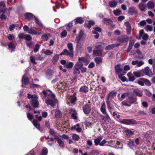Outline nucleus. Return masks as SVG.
I'll use <instances>...</instances> for the list:
<instances>
[{
	"label": "nucleus",
	"mask_w": 155,
	"mask_h": 155,
	"mask_svg": "<svg viewBox=\"0 0 155 155\" xmlns=\"http://www.w3.org/2000/svg\"><path fill=\"white\" fill-rule=\"evenodd\" d=\"M117 93L116 92L112 93L110 92L109 93L107 96L106 102L107 108L110 114L112 113V110L114 108V106L111 103L112 101V99L116 97Z\"/></svg>",
	"instance_id": "obj_1"
},
{
	"label": "nucleus",
	"mask_w": 155,
	"mask_h": 155,
	"mask_svg": "<svg viewBox=\"0 0 155 155\" xmlns=\"http://www.w3.org/2000/svg\"><path fill=\"white\" fill-rule=\"evenodd\" d=\"M89 104H86L82 107L83 112L86 115L89 114L91 111V103L88 101Z\"/></svg>",
	"instance_id": "obj_2"
},
{
	"label": "nucleus",
	"mask_w": 155,
	"mask_h": 155,
	"mask_svg": "<svg viewBox=\"0 0 155 155\" xmlns=\"http://www.w3.org/2000/svg\"><path fill=\"white\" fill-rule=\"evenodd\" d=\"M141 73L143 75V76L146 75H148L149 77H152L154 74L152 72L151 70L148 66L144 68L142 70H141Z\"/></svg>",
	"instance_id": "obj_3"
},
{
	"label": "nucleus",
	"mask_w": 155,
	"mask_h": 155,
	"mask_svg": "<svg viewBox=\"0 0 155 155\" xmlns=\"http://www.w3.org/2000/svg\"><path fill=\"white\" fill-rule=\"evenodd\" d=\"M129 40L128 36L123 35L117 37V41L121 43H123L125 41L127 42Z\"/></svg>",
	"instance_id": "obj_4"
},
{
	"label": "nucleus",
	"mask_w": 155,
	"mask_h": 155,
	"mask_svg": "<svg viewBox=\"0 0 155 155\" xmlns=\"http://www.w3.org/2000/svg\"><path fill=\"white\" fill-rule=\"evenodd\" d=\"M62 55L66 56L69 55L71 58H73L74 57V54L70 52L69 53L68 51L66 49H64L63 51L59 54V55L61 56Z\"/></svg>",
	"instance_id": "obj_5"
},
{
	"label": "nucleus",
	"mask_w": 155,
	"mask_h": 155,
	"mask_svg": "<svg viewBox=\"0 0 155 155\" xmlns=\"http://www.w3.org/2000/svg\"><path fill=\"white\" fill-rule=\"evenodd\" d=\"M31 105L34 108H38L39 103L38 100L35 99H32L30 101Z\"/></svg>",
	"instance_id": "obj_6"
},
{
	"label": "nucleus",
	"mask_w": 155,
	"mask_h": 155,
	"mask_svg": "<svg viewBox=\"0 0 155 155\" xmlns=\"http://www.w3.org/2000/svg\"><path fill=\"white\" fill-rule=\"evenodd\" d=\"M120 45V44H113L110 45H108L105 48V50L106 51L109 50H110L113 49L115 47H117Z\"/></svg>",
	"instance_id": "obj_7"
},
{
	"label": "nucleus",
	"mask_w": 155,
	"mask_h": 155,
	"mask_svg": "<svg viewBox=\"0 0 155 155\" xmlns=\"http://www.w3.org/2000/svg\"><path fill=\"white\" fill-rule=\"evenodd\" d=\"M120 64H118L115 66V73L117 74H120L122 71L123 68H120Z\"/></svg>",
	"instance_id": "obj_8"
},
{
	"label": "nucleus",
	"mask_w": 155,
	"mask_h": 155,
	"mask_svg": "<svg viewBox=\"0 0 155 155\" xmlns=\"http://www.w3.org/2000/svg\"><path fill=\"white\" fill-rule=\"evenodd\" d=\"M45 103L47 105H50L53 108L56 105L55 101L51 99H48L45 101Z\"/></svg>",
	"instance_id": "obj_9"
},
{
	"label": "nucleus",
	"mask_w": 155,
	"mask_h": 155,
	"mask_svg": "<svg viewBox=\"0 0 155 155\" xmlns=\"http://www.w3.org/2000/svg\"><path fill=\"white\" fill-rule=\"evenodd\" d=\"M138 7L139 9L141 12H145L147 8V6L144 2H141L139 5Z\"/></svg>",
	"instance_id": "obj_10"
},
{
	"label": "nucleus",
	"mask_w": 155,
	"mask_h": 155,
	"mask_svg": "<svg viewBox=\"0 0 155 155\" xmlns=\"http://www.w3.org/2000/svg\"><path fill=\"white\" fill-rule=\"evenodd\" d=\"M35 17V16L31 13H26L25 15V18L28 21L32 20Z\"/></svg>",
	"instance_id": "obj_11"
},
{
	"label": "nucleus",
	"mask_w": 155,
	"mask_h": 155,
	"mask_svg": "<svg viewBox=\"0 0 155 155\" xmlns=\"http://www.w3.org/2000/svg\"><path fill=\"white\" fill-rule=\"evenodd\" d=\"M94 24V22L92 20H90L88 21V23H85L84 26L88 29H90L91 27V25L93 26Z\"/></svg>",
	"instance_id": "obj_12"
},
{
	"label": "nucleus",
	"mask_w": 155,
	"mask_h": 155,
	"mask_svg": "<svg viewBox=\"0 0 155 155\" xmlns=\"http://www.w3.org/2000/svg\"><path fill=\"white\" fill-rule=\"evenodd\" d=\"M75 25L78 24H82L84 21V19L81 17H78L74 19Z\"/></svg>",
	"instance_id": "obj_13"
},
{
	"label": "nucleus",
	"mask_w": 155,
	"mask_h": 155,
	"mask_svg": "<svg viewBox=\"0 0 155 155\" xmlns=\"http://www.w3.org/2000/svg\"><path fill=\"white\" fill-rule=\"evenodd\" d=\"M135 40L134 39H130L129 41L128 47L127 50V52L128 53L129 52L130 50H131L132 48V47L134 43Z\"/></svg>",
	"instance_id": "obj_14"
},
{
	"label": "nucleus",
	"mask_w": 155,
	"mask_h": 155,
	"mask_svg": "<svg viewBox=\"0 0 155 155\" xmlns=\"http://www.w3.org/2000/svg\"><path fill=\"white\" fill-rule=\"evenodd\" d=\"M137 98L136 97H134L133 96H130L128 98V103L130 104H135V103L136 102Z\"/></svg>",
	"instance_id": "obj_15"
},
{
	"label": "nucleus",
	"mask_w": 155,
	"mask_h": 155,
	"mask_svg": "<svg viewBox=\"0 0 155 155\" xmlns=\"http://www.w3.org/2000/svg\"><path fill=\"white\" fill-rule=\"evenodd\" d=\"M104 23L106 25H111L113 21L110 19L105 18L103 19Z\"/></svg>",
	"instance_id": "obj_16"
},
{
	"label": "nucleus",
	"mask_w": 155,
	"mask_h": 155,
	"mask_svg": "<svg viewBox=\"0 0 155 155\" xmlns=\"http://www.w3.org/2000/svg\"><path fill=\"white\" fill-rule=\"evenodd\" d=\"M79 91L80 92L87 93L88 91V88L87 87L84 85L80 88Z\"/></svg>",
	"instance_id": "obj_17"
},
{
	"label": "nucleus",
	"mask_w": 155,
	"mask_h": 155,
	"mask_svg": "<svg viewBox=\"0 0 155 155\" xmlns=\"http://www.w3.org/2000/svg\"><path fill=\"white\" fill-rule=\"evenodd\" d=\"M128 14L132 15L134 14H137V11L133 7H130L128 10Z\"/></svg>",
	"instance_id": "obj_18"
},
{
	"label": "nucleus",
	"mask_w": 155,
	"mask_h": 155,
	"mask_svg": "<svg viewBox=\"0 0 155 155\" xmlns=\"http://www.w3.org/2000/svg\"><path fill=\"white\" fill-rule=\"evenodd\" d=\"M70 111V113H72L71 115V117L74 120L77 119L78 117L76 116L77 113L76 112V110L74 109L71 108V109Z\"/></svg>",
	"instance_id": "obj_19"
},
{
	"label": "nucleus",
	"mask_w": 155,
	"mask_h": 155,
	"mask_svg": "<svg viewBox=\"0 0 155 155\" xmlns=\"http://www.w3.org/2000/svg\"><path fill=\"white\" fill-rule=\"evenodd\" d=\"M93 55L94 56H101L102 55V50H97L93 51Z\"/></svg>",
	"instance_id": "obj_20"
},
{
	"label": "nucleus",
	"mask_w": 155,
	"mask_h": 155,
	"mask_svg": "<svg viewBox=\"0 0 155 155\" xmlns=\"http://www.w3.org/2000/svg\"><path fill=\"white\" fill-rule=\"evenodd\" d=\"M100 110L104 114H107L106 109V105L105 103H104L102 104L100 108Z\"/></svg>",
	"instance_id": "obj_21"
},
{
	"label": "nucleus",
	"mask_w": 155,
	"mask_h": 155,
	"mask_svg": "<svg viewBox=\"0 0 155 155\" xmlns=\"http://www.w3.org/2000/svg\"><path fill=\"white\" fill-rule=\"evenodd\" d=\"M78 60L80 62L81 61L83 62L84 63H86V64H85V65H87V64L88 63L89 61L85 57H79L78 58Z\"/></svg>",
	"instance_id": "obj_22"
},
{
	"label": "nucleus",
	"mask_w": 155,
	"mask_h": 155,
	"mask_svg": "<svg viewBox=\"0 0 155 155\" xmlns=\"http://www.w3.org/2000/svg\"><path fill=\"white\" fill-rule=\"evenodd\" d=\"M147 6L149 9H152L155 7V4L153 1H149L147 3Z\"/></svg>",
	"instance_id": "obj_23"
},
{
	"label": "nucleus",
	"mask_w": 155,
	"mask_h": 155,
	"mask_svg": "<svg viewBox=\"0 0 155 155\" xmlns=\"http://www.w3.org/2000/svg\"><path fill=\"white\" fill-rule=\"evenodd\" d=\"M55 112V116L56 118H60L62 116L61 112L60 110H56Z\"/></svg>",
	"instance_id": "obj_24"
},
{
	"label": "nucleus",
	"mask_w": 155,
	"mask_h": 155,
	"mask_svg": "<svg viewBox=\"0 0 155 155\" xmlns=\"http://www.w3.org/2000/svg\"><path fill=\"white\" fill-rule=\"evenodd\" d=\"M83 65L84 64L83 63L78 61L75 64L74 68L80 69L83 66Z\"/></svg>",
	"instance_id": "obj_25"
},
{
	"label": "nucleus",
	"mask_w": 155,
	"mask_h": 155,
	"mask_svg": "<svg viewBox=\"0 0 155 155\" xmlns=\"http://www.w3.org/2000/svg\"><path fill=\"white\" fill-rule=\"evenodd\" d=\"M124 120L130 122L132 124H138L139 122L135 120L132 119H123Z\"/></svg>",
	"instance_id": "obj_26"
},
{
	"label": "nucleus",
	"mask_w": 155,
	"mask_h": 155,
	"mask_svg": "<svg viewBox=\"0 0 155 155\" xmlns=\"http://www.w3.org/2000/svg\"><path fill=\"white\" fill-rule=\"evenodd\" d=\"M32 123L34 126L37 129L39 130H40L41 125L40 124L38 123L37 120H33Z\"/></svg>",
	"instance_id": "obj_27"
},
{
	"label": "nucleus",
	"mask_w": 155,
	"mask_h": 155,
	"mask_svg": "<svg viewBox=\"0 0 155 155\" xmlns=\"http://www.w3.org/2000/svg\"><path fill=\"white\" fill-rule=\"evenodd\" d=\"M74 64V63L72 62H67L64 67L67 68L71 69L73 67Z\"/></svg>",
	"instance_id": "obj_28"
},
{
	"label": "nucleus",
	"mask_w": 155,
	"mask_h": 155,
	"mask_svg": "<svg viewBox=\"0 0 155 155\" xmlns=\"http://www.w3.org/2000/svg\"><path fill=\"white\" fill-rule=\"evenodd\" d=\"M140 80L143 81L145 84L148 86H150L151 85V83L150 81L147 79L144 78H141Z\"/></svg>",
	"instance_id": "obj_29"
},
{
	"label": "nucleus",
	"mask_w": 155,
	"mask_h": 155,
	"mask_svg": "<svg viewBox=\"0 0 155 155\" xmlns=\"http://www.w3.org/2000/svg\"><path fill=\"white\" fill-rule=\"evenodd\" d=\"M77 100V97L74 95L71 96L69 98L70 103L72 104H74Z\"/></svg>",
	"instance_id": "obj_30"
},
{
	"label": "nucleus",
	"mask_w": 155,
	"mask_h": 155,
	"mask_svg": "<svg viewBox=\"0 0 155 155\" xmlns=\"http://www.w3.org/2000/svg\"><path fill=\"white\" fill-rule=\"evenodd\" d=\"M133 74L136 78H139L141 76H143V75L141 73V70L138 71H134L133 72Z\"/></svg>",
	"instance_id": "obj_31"
},
{
	"label": "nucleus",
	"mask_w": 155,
	"mask_h": 155,
	"mask_svg": "<svg viewBox=\"0 0 155 155\" xmlns=\"http://www.w3.org/2000/svg\"><path fill=\"white\" fill-rule=\"evenodd\" d=\"M67 46L68 49L70 50V52L74 54L73 47L72 44L71 43H68L67 45Z\"/></svg>",
	"instance_id": "obj_32"
},
{
	"label": "nucleus",
	"mask_w": 155,
	"mask_h": 155,
	"mask_svg": "<svg viewBox=\"0 0 155 155\" xmlns=\"http://www.w3.org/2000/svg\"><path fill=\"white\" fill-rule=\"evenodd\" d=\"M8 48L10 49H11V52H12L14 51L15 49V46L12 45V42H10L8 45Z\"/></svg>",
	"instance_id": "obj_33"
},
{
	"label": "nucleus",
	"mask_w": 155,
	"mask_h": 155,
	"mask_svg": "<svg viewBox=\"0 0 155 155\" xmlns=\"http://www.w3.org/2000/svg\"><path fill=\"white\" fill-rule=\"evenodd\" d=\"M134 92L137 96L139 97H141L143 95V93L141 91L138 89H136L134 90Z\"/></svg>",
	"instance_id": "obj_34"
},
{
	"label": "nucleus",
	"mask_w": 155,
	"mask_h": 155,
	"mask_svg": "<svg viewBox=\"0 0 155 155\" xmlns=\"http://www.w3.org/2000/svg\"><path fill=\"white\" fill-rule=\"evenodd\" d=\"M59 55L56 54L52 58L51 61L53 64H55V63L57 61L59 58Z\"/></svg>",
	"instance_id": "obj_35"
},
{
	"label": "nucleus",
	"mask_w": 155,
	"mask_h": 155,
	"mask_svg": "<svg viewBox=\"0 0 155 155\" xmlns=\"http://www.w3.org/2000/svg\"><path fill=\"white\" fill-rule=\"evenodd\" d=\"M117 2H116L110 1L109 3V4L110 7L114 8L117 6Z\"/></svg>",
	"instance_id": "obj_36"
},
{
	"label": "nucleus",
	"mask_w": 155,
	"mask_h": 155,
	"mask_svg": "<svg viewBox=\"0 0 155 155\" xmlns=\"http://www.w3.org/2000/svg\"><path fill=\"white\" fill-rule=\"evenodd\" d=\"M54 71L51 69H48L47 70L46 72V75L51 77L53 74Z\"/></svg>",
	"instance_id": "obj_37"
},
{
	"label": "nucleus",
	"mask_w": 155,
	"mask_h": 155,
	"mask_svg": "<svg viewBox=\"0 0 155 155\" xmlns=\"http://www.w3.org/2000/svg\"><path fill=\"white\" fill-rule=\"evenodd\" d=\"M55 140H56L58 143L60 147H62L63 146V141L59 138L58 137H54Z\"/></svg>",
	"instance_id": "obj_38"
},
{
	"label": "nucleus",
	"mask_w": 155,
	"mask_h": 155,
	"mask_svg": "<svg viewBox=\"0 0 155 155\" xmlns=\"http://www.w3.org/2000/svg\"><path fill=\"white\" fill-rule=\"evenodd\" d=\"M48 153V149L46 148L45 147L42 149L40 155H47Z\"/></svg>",
	"instance_id": "obj_39"
},
{
	"label": "nucleus",
	"mask_w": 155,
	"mask_h": 155,
	"mask_svg": "<svg viewBox=\"0 0 155 155\" xmlns=\"http://www.w3.org/2000/svg\"><path fill=\"white\" fill-rule=\"evenodd\" d=\"M84 34V32L82 31H80L79 32L78 36L77 37L76 40H81Z\"/></svg>",
	"instance_id": "obj_40"
},
{
	"label": "nucleus",
	"mask_w": 155,
	"mask_h": 155,
	"mask_svg": "<svg viewBox=\"0 0 155 155\" xmlns=\"http://www.w3.org/2000/svg\"><path fill=\"white\" fill-rule=\"evenodd\" d=\"M35 22L37 25H38L40 27L42 28H43V24L39 21L37 18L35 17Z\"/></svg>",
	"instance_id": "obj_41"
},
{
	"label": "nucleus",
	"mask_w": 155,
	"mask_h": 155,
	"mask_svg": "<svg viewBox=\"0 0 155 155\" xmlns=\"http://www.w3.org/2000/svg\"><path fill=\"white\" fill-rule=\"evenodd\" d=\"M72 139L75 141H78L80 138V137L78 135L76 134H73L72 135Z\"/></svg>",
	"instance_id": "obj_42"
},
{
	"label": "nucleus",
	"mask_w": 155,
	"mask_h": 155,
	"mask_svg": "<svg viewBox=\"0 0 155 155\" xmlns=\"http://www.w3.org/2000/svg\"><path fill=\"white\" fill-rule=\"evenodd\" d=\"M22 79L24 81V84L25 85H27L28 84L29 80L28 78L25 77L24 75L22 77Z\"/></svg>",
	"instance_id": "obj_43"
},
{
	"label": "nucleus",
	"mask_w": 155,
	"mask_h": 155,
	"mask_svg": "<svg viewBox=\"0 0 155 155\" xmlns=\"http://www.w3.org/2000/svg\"><path fill=\"white\" fill-rule=\"evenodd\" d=\"M113 13L114 15L118 16L121 14V12L120 9H117L113 11Z\"/></svg>",
	"instance_id": "obj_44"
},
{
	"label": "nucleus",
	"mask_w": 155,
	"mask_h": 155,
	"mask_svg": "<svg viewBox=\"0 0 155 155\" xmlns=\"http://www.w3.org/2000/svg\"><path fill=\"white\" fill-rule=\"evenodd\" d=\"M125 132L127 135H131L134 134V131H132L128 129H127L125 130Z\"/></svg>",
	"instance_id": "obj_45"
},
{
	"label": "nucleus",
	"mask_w": 155,
	"mask_h": 155,
	"mask_svg": "<svg viewBox=\"0 0 155 155\" xmlns=\"http://www.w3.org/2000/svg\"><path fill=\"white\" fill-rule=\"evenodd\" d=\"M123 74H120L118 75V78L122 81L125 82L126 81L127 78L125 76H123Z\"/></svg>",
	"instance_id": "obj_46"
},
{
	"label": "nucleus",
	"mask_w": 155,
	"mask_h": 155,
	"mask_svg": "<svg viewBox=\"0 0 155 155\" xmlns=\"http://www.w3.org/2000/svg\"><path fill=\"white\" fill-rule=\"evenodd\" d=\"M102 139L101 138H97L94 139V142L96 146L99 145Z\"/></svg>",
	"instance_id": "obj_47"
},
{
	"label": "nucleus",
	"mask_w": 155,
	"mask_h": 155,
	"mask_svg": "<svg viewBox=\"0 0 155 155\" xmlns=\"http://www.w3.org/2000/svg\"><path fill=\"white\" fill-rule=\"evenodd\" d=\"M49 133L51 135L53 136H54L55 137H57V136L56 135V133L54 131L53 129H50Z\"/></svg>",
	"instance_id": "obj_48"
},
{
	"label": "nucleus",
	"mask_w": 155,
	"mask_h": 155,
	"mask_svg": "<svg viewBox=\"0 0 155 155\" xmlns=\"http://www.w3.org/2000/svg\"><path fill=\"white\" fill-rule=\"evenodd\" d=\"M94 61L97 64H99L102 62V59L101 57H96L95 58Z\"/></svg>",
	"instance_id": "obj_49"
},
{
	"label": "nucleus",
	"mask_w": 155,
	"mask_h": 155,
	"mask_svg": "<svg viewBox=\"0 0 155 155\" xmlns=\"http://www.w3.org/2000/svg\"><path fill=\"white\" fill-rule=\"evenodd\" d=\"M74 69L73 72V74H76L78 75V74H79L80 73V69L76 68H74Z\"/></svg>",
	"instance_id": "obj_50"
},
{
	"label": "nucleus",
	"mask_w": 155,
	"mask_h": 155,
	"mask_svg": "<svg viewBox=\"0 0 155 155\" xmlns=\"http://www.w3.org/2000/svg\"><path fill=\"white\" fill-rule=\"evenodd\" d=\"M114 119H119L120 117L119 114H117L115 112H114L111 114Z\"/></svg>",
	"instance_id": "obj_51"
},
{
	"label": "nucleus",
	"mask_w": 155,
	"mask_h": 155,
	"mask_svg": "<svg viewBox=\"0 0 155 155\" xmlns=\"http://www.w3.org/2000/svg\"><path fill=\"white\" fill-rule=\"evenodd\" d=\"M25 40L30 41L32 40V37L30 35L28 34H25Z\"/></svg>",
	"instance_id": "obj_52"
},
{
	"label": "nucleus",
	"mask_w": 155,
	"mask_h": 155,
	"mask_svg": "<svg viewBox=\"0 0 155 155\" xmlns=\"http://www.w3.org/2000/svg\"><path fill=\"white\" fill-rule=\"evenodd\" d=\"M28 32L32 35H36V31L32 29V28H31L29 29Z\"/></svg>",
	"instance_id": "obj_53"
},
{
	"label": "nucleus",
	"mask_w": 155,
	"mask_h": 155,
	"mask_svg": "<svg viewBox=\"0 0 155 155\" xmlns=\"http://www.w3.org/2000/svg\"><path fill=\"white\" fill-rule=\"evenodd\" d=\"M18 26V24H17V25L12 24L11 25H10L9 26V30L10 31H12L14 29V28H15L16 27H17Z\"/></svg>",
	"instance_id": "obj_54"
},
{
	"label": "nucleus",
	"mask_w": 155,
	"mask_h": 155,
	"mask_svg": "<svg viewBox=\"0 0 155 155\" xmlns=\"http://www.w3.org/2000/svg\"><path fill=\"white\" fill-rule=\"evenodd\" d=\"M41 86L38 84H31L30 85V87L32 88H37L38 87H41Z\"/></svg>",
	"instance_id": "obj_55"
},
{
	"label": "nucleus",
	"mask_w": 155,
	"mask_h": 155,
	"mask_svg": "<svg viewBox=\"0 0 155 155\" xmlns=\"http://www.w3.org/2000/svg\"><path fill=\"white\" fill-rule=\"evenodd\" d=\"M44 53L47 55H51L53 54V52L49 50H46Z\"/></svg>",
	"instance_id": "obj_56"
},
{
	"label": "nucleus",
	"mask_w": 155,
	"mask_h": 155,
	"mask_svg": "<svg viewBox=\"0 0 155 155\" xmlns=\"http://www.w3.org/2000/svg\"><path fill=\"white\" fill-rule=\"evenodd\" d=\"M48 92H51L50 90H43L42 91V93L44 94L45 97H46L48 96Z\"/></svg>",
	"instance_id": "obj_57"
},
{
	"label": "nucleus",
	"mask_w": 155,
	"mask_h": 155,
	"mask_svg": "<svg viewBox=\"0 0 155 155\" xmlns=\"http://www.w3.org/2000/svg\"><path fill=\"white\" fill-rule=\"evenodd\" d=\"M27 117L28 119L30 121H31L33 118V116L29 113H27Z\"/></svg>",
	"instance_id": "obj_58"
},
{
	"label": "nucleus",
	"mask_w": 155,
	"mask_h": 155,
	"mask_svg": "<svg viewBox=\"0 0 155 155\" xmlns=\"http://www.w3.org/2000/svg\"><path fill=\"white\" fill-rule=\"evenodd\" d=\"M72 26L73 25L72 23H68L66 29L68 31H70L71 28L72 27Z\"/></svg>",
	"instance_id": "obj_59"
},
{
	"label": "nucleus",
	"mask_w": 155,
	"mask_h": 155,
	"mask_svg": "<svg viewBox=\"0 0 155 155\" xmlns=\"http://www.w3.org/2000/svg\"><path fill=\"white\" fill-rule=\"evenodd\" d=\"M85 123V124L86 127H91V126L92 124V122H90L89 121H86Z\"/></svg>",
	"instance_id": "obj_60"
},
{
	"label": "nucleus",
	"mask_w": 155,
	"mask_h": 155,
	"mask_svg": "<svg viewBox=\"0 0 155 155\" xmlns=\"http://www.w3.org/2000/svg\"><path fill=\"white\" fill-rule=\"evenodd\" d=\"M75 41H77V48L78 49H80L81 48V45L80 41V40L75 39Z\"/></svg>",
	"instance_id": "obj_61"
},
{
	"label": "nucleus",
	"mask_w": 155,
	"mask_h": 155,
	"mask_svg": "<svg viewBox=\"0 0 155 155\" xmlns=\"http://www.w3.org/2000/svg\"><path fill=\"white\" fill-rule=\"evenodd\" d=\"M67 33L66 31L65 30L63 31L61 33V37H64L67 35Z\"/></svg>",
	"instance_id": "obj_62"
},
{
	"label": "nucleus",
	"mask_w": 155,
	"mask_h": 155,
	"mask_svg": "<svg viewBox=\"0 0 155 155\" xmlns=\"http://www.w3.org/2000/svg\"><path fill=\"white\" fill-rule=\"evenodd\" d=\"M39 46L40 45H39L38 44H36L34 48V52L36 53L38 51L39 48Z\"/></svg>",
	"instance_id": "obj_63"
},
{
	"label": "nucleus",
	"mask_w": 155,
	"mask_h": 155,
	"mask_svg": "<svg viewBox=\"0 0 155 155\" xmlns=\"http://www.w3.org/2000/svg\"><path fill=\"white\" fill-rule=\"evenodd\" d=\"M41 38L44 41H47L48 39V37L47 35L44 34L42 36Z\"/></svg>",
	"instance_id": "obj_64"
}]
</instances>
